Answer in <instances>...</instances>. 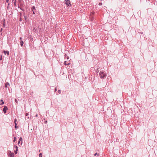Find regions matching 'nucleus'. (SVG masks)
Instances as JSON below:
<instances>
[{
  "instance_id": "6",
  "label": "nucleus",
  "mask_w": 157,
  "mask_h": 157,
  "mask_svg": "<svg viewBox=\"0 0 157 157\" xmlns=\"http://www.w3.org/2000/svg\"><path fill=\"white\" fill-rule=\"evenodd\" d=\"M17 121V120L16 119H15L14 120V123L15 124V128L16 129L18 128V127L17 126V124L16 123V122Z\"/></svg>"
},
{
  "instance_id": "18",
  "label": "nucleus",
  "mask_w": 157,
  "mask_h": 157,
  "mask_svg": "<svg viewBox=\"0 0 157 157\" xmlns=\"http://www.w3.org/2000/svg\"><path fill=\"white\" fill-rule=\"evenodd\" d=\"M39 157H42V154L41 153L39 154Z\"/></svg>"
},
{
  "instance_id": "37",
  "label": "nucleus",
  "mask_w": 157,
  "mask_h": 157,
  "mask_svg": "<svg viewBox=\"0 0 157 157\" xmlns=\"http://www.w3.org/2000/svg\"><path fill=\"white\" fill-rule=\"evenodd\" d=\"M15 0H12V1H14Z\"/></svg>"
},
{
  "instance_id": "12",
  "label": "nucleus",
  "mask_w": 157,
  "mask_h": 157,
  "mask_svg": "<svg viewBox=\"0 0 157 157\" xmlns=\"http://www.w3.org/2000/svg\"><path fill=\"white\" fill-rule=\"evenodd\" d=\"M3 21L4 22L5 21V19H4L3 20ZM5 22H4L3 24V27H5Z\"/></svg>"
},
{
  "instance_id": "11",
  "label": "nucleus",
  "mask_w": 157,
  "mask_h": 157,
  "mask_svg": "<svg viewBox=\"0 0 157 157\" xmlns=\"http://www.w3.org/2000/svg\"><path fill=\"white\" fill-rule=\"evenodd\" d=\"M23 44H24L23 42L22 41H21L20 45L21 47H22Z\"/></svg>"
},
{
  "instance_id": "9",
  "label": "nucleus",
  "mask_w": 157,
  "mask_h": 157,
  "mask_svg": "<svg viewBox=\"0 0 157 157\" xmlns=\"http://www.w3.org/2000/svg\"><path fill=\"white\" fill-rule=\"evenodd\" d=\"M10 86V84L8 82H6L5 84V87L6 88Z\"/></svg>"
},
{
  "instance_id": "26",
  "label": "nucleus",
  "mask_w": 157,
  "mask_h": 157,
  "mask_svg": "<svg viewBox=\"0 0 157 157\" xmlns=\"http://www.w3.org/2000/svg\"><path fill=\"white\" fill-rule=\"evenodd\" d=\"M96 155H98V154L97 153H96L94 154V156H96Z\"/></svg>"
},
{
  "instance_id": "4",
  "label": "nucleus",
  "mask_w": 157,
  "mask_h": 157,
  "mask_svg": "<svg viewBox=\"0 0 157 157\" xmlns=\"http://www.w3.org/2000/svg\"><path fill=\"white\" fill-rule=\"evenodd\" d=\"M9 155L10 157H13L14 155V154L13 153L11 152L10 151H9Z\"/></svg>"
},
{
  "instance_id": "31",
  "label": "nucleus",
  "mask_w": 157,
  "mask_h": 157,
  "mask_svg": "<svg viewBox=\"0 0 157 157\" xmlns=\"http://www.w3.org/2000/svg\"><path fill=\"white\" fill-rule=\"evenodd\" d=\"M33 12V14H35V13L34 12V11H32Z\"/></svg>"
},
{
  "instance_id": "20",
  "label": "nucleus",
  "mask_w": 157,
  "mask_h": 157,
  "mask_svg": "<svg viewBox=\"0 0 157 157\" xmlns=\"http://www.w3.org/2000/svg\"><path fill=\"white\" fill-rule=\"evenodd\" d=\"M67 61H65L64 62V64L65 65H67Z\"/></svg>"
},
{
  "instance_id": "33",
  "label": "nucleus",
  "mask_w": 157,
  "mask_h": 157,
  "mask_svg": "<svg viewBox=\"0 0 157 157\" xmlns=\"http://www.w3.org/2000/svg\"><path fill=\"white\" fill-rule=\"evenodd\" d=\"M20 39L21 40V41H22L21 40V39H22V38L21 37H20Z\"/></svg>"
},
{
  "instance_id": "22",
  "label": "nucleus",
  "mask_w": 157,
  "mask_h": 157,
  "mask_svg": "<svg viewBox=\"0 0 157 157\" xmlns=\"http://www.w3.org/2000/svg\"><path fill=\"white\" fill-rule=\"evenodd\" d=\"M102 5V3L101 2H100L99 3V6H101Z\"/></svg>"
},
{
  "instance_id": "29",
  "label": "nucleus",
  "mask_w": 157,
  "mask_h": 157,
  "mask_svg": "<svg viewBox=\"0 0 157 157\" xmlns=\"http://www.w3.org/2000/svg\"><path fill=\"white\" fill-rule=\"evenodd\" d=\"M9 1V0H6V2H7V3H8Z\"/></svg>"
},
{
  "instance_id": "17",
  "label": "nucleus",
  "mask_w": 157,
  "mask_h": 157,
  "mask_svg": "<svg viewBox=\"0 0 157 157\" xmlns=\"http://www.w3.org/2000/svg\"><path fill=\"white\" fill-rule=\"evenodd\" d=\"M15 148H16V151H17L18 150V147H17V146H16Z\"/></svg>"
},
{
  "instance_id": "8",
  "label": "nucleus",
  "mask_w": 157,
  "mask_h": 157,
  "mask_svg": "<svg viewBox=\"0 0 157 157\" xmlns=\"http://www.w3.org/2000/svg\"><path fill=\"white\" fill-rule=\"evenodd\" d=\"M3 52L4 53L5 55L7 54L8 56L9 55V52L8 51H3Z\"/></svg>"
},
{
  "instance_id": "19",
  "label": "nucleus",
  "mask_w": 157,
  "mask_h": 157,
  "mask_svg": "<svg viewBox=\"0 0 157 157\" xmlns=\"http://www.w3.org/2000/svg\"><path fill=\"white\" fill-rule=\"evenodd\" d=\"M2 56L0 54V60H2Z\"/></svg>"
},
{
  "instance_id": "5",
  "label": "nucleus",
  "mask_w": 157,
  "mask_h": 157,
  "mask_svg": "<svg viewBox=\"0 0 157 157\" xmlns=\"http://www.w3.org/2000/svg\"><path fill=\"white\" fill-rule=\"evenodd\" d=\"M7 109V107L6 106H5L3 109V111L4 113H5L6 112V110Z\"/></svg>"
},
{
  "instance_id": "13",
  "label": "nucleus",
  "mask_w": 157,
  "mask_h": 157,
  "mask_svg": "<svg viewBox=\"0 0 157 157\" xmlns=\"http://www.w3.org/2000/svg\"><path fill=\"white\" fill-rule=\"evenodd\" d=\"M90 20H91V21H93V20L94 18L93 16H90Z\"/></svg>"
},
{
  "instance_id": "36",
  "label": "nucleus",
  "mask_w": 157,
  "mask_h": 157,
  "mask_svg": "<svg viewBox=\"0 0 157 157\" xmlns=\"http://www.w3.org/2000/svg\"><path fill=\"white\" fill-rule=\"evenodd\" d=\"M35 116H36V117H38V114H36Z\"/></svg>"
},
{
  "instance_id": "3",
  "label": "nucleus",
  "mask_w": 157,
  "mask_h": 157,
  "mask_svg": "<svg viewBox=\"0 0 157 157\" xmlns=\"http://www.w3.org/2000/svg\"><path fill=\"white\" fill-rule=\"evenodd\" d=\"M65 4L68 6H70L71 5L69 0H66L65 1Z\"/></svg>"
},
{
  "instance_id": "7",
  "label": "nucleus",
  "mask_w": 157,
  "mask_h": 157,
  "mask_svg": "<svg viewBox=\"0 0 157 157\" xmlns=\"http://www.w3.org/2000/svg\"><path fill=\"white\" fill-rule=\"evenodd\" d=\"M22 137H20V138L19 139V140L18 141V144H20V142L21 141V145L22 144Z\"/></svg>"
},
{
  "instance_id": "16",
  "label": "nucleus",
  "mask_w": 157,
  "mask_h": 157,
  "mask_svg": "<svg viewBox=\"0 0 157 157\" xmlns=\"http://www.w3.org/2000/svg\"><path fill=\"white\" fill-rule=\"evenodd\" d=\"M1 101H2V103H1V104H0V105H3V104H4V101H3V100H1Z\"/></svg>"
},
{
  "instance_id": "1",
  "label": "nucleus",
  "mask_w": 157,
  "mask_h": 157,
  "mask_svg": "<svg viewBox=\"0 0 157 157\" xmlns=\"http://www.w3.org/2000/svg\"><path fill=\"white\" fill-rule=\"evenodd\" d=\"M99 76L101 78H105L107 76L106 73L105 71H101L99 74Z\"/></svg>"
},
{
  "instance_id": "21",
  "label": "nucleus",
  "mask_w": 157,
  "mask_h": 157,
  "mask_svg": "<svg viewBox=\"0 0 157 157\" xmlns=\"http://www.w3.org/2000/svg\"><path fill=\"white\" fill-rule=\"evenodd\" d=\"M16 140V137H14V139H13V142H15V141Z\"/></svg>"
},
{
  "instance_id": "24",
  "label": "nucleus",
  "mask_w": 157,
  "mask_h": 157,
  "mask_svg": "<svg viewBox=\"0 0 157 157\" xmlns=\"http://www.w3.org/2000/svg\"><path fill=\"white\" fill-rule=\"evenodd\" d=\"M2 30H3V29L2 28L1 29V30H0V32H2Z\"/></svg>"
},
{
  "instance_id": "30",
  "label": "nucleus",
  "mask_w": 157,
  "mask_h": 157,
  "mask_svg": "<svg viewBox=\"0 0 157 157\" xmlns=\"http://www.w3.org/2000/svg\"><path fill=\"white\" fill-rule=\"evenodd\" d=\"M57 91V89L56 88L55 89V91L56 92Z\"/></svg>"
},
{
  "instance_id": "34",
  "label": "nucleus",
  "mask_w": 157,
  "mask_h": 157,
  "mask_svg": "<svg viewBox=\"0 0 157 157\" xmlns=\"http://www.w3.org/2000/svg\"><path fill=\"white\" fill-rule=\"evenodd\" d=\"M70 63H67V65H68V66L69 65H70Z\"/></svg>"
},
{
  "instance_id": "32",
  "label": "nucleus",
  "mask_w": 157,
  "mask_h": 157,
  "mask_svg": "<svg viewBox=\"0 0 157 157\" xmlns=\"http://www.w3.org/2000/svg\"><path fill=\"white\" fill-rule=\"evenodd\" d=\"M8 7H7V8H8V6L10 5V3H8Z\"/></svg>"
},
{
  "instance_id": "28",
  "label": "nucleus",
  "mask_w": 157,
  "mask_h": 157,
  "mask_svg": "<svg viewBox=\"0 0 157 157\" xmlns=\"http://www.w3.org/2000/svg\"><path fill=\"white\" fill-rule=\"evenodd\" d=\"M17 151H15V154H17Z\"/></svg>"
},
{
  "instance_id": "27",
  "label": "nucleus",
  "mask_w": 157,
  "mask_h": 157,
  "mask_svg": "<svg viewBox=\"0 0 157 157\" xmlns=\"http://www.w3.org/2000/svg\"><path fill=\"white\" fill-rule=\"evenodd\" d=\"M15 101L17 103V100L16 99H15Z\"/></svg>"
},
{
  "instance_id": "14",
  "label": "nucleus",
  "mask_w": 157,
  "mask_h": 157,
  "mask_svg": "<svg viewBox=\"0 0 157 157\" xmlns=\"http://www.w3.org/2000/svg\"><path fill=\"white\" fill-rule=\"evenodd\" d=\"M16 0H15L14 2V5L15 6H16Z\"/></svg>"
},
{
  "instance_id": "25",
  "label": "nucleus",
  "mask_w": 157,
  "mask_h": 157,
  "mask_svg": "<svg viewBox=\"0 0 157 157\" xmlns=\"http://www.w3.org/2000/svg\"><path fill=\"white\" fill-rule=\"evenodd\" d=\"M58 92H59V94H60V93H61V90H58Z\"/></svg>"
},
{
  "instance_id": "23",
  "label": "nucleus",
  "mask_w": 157,
  "mask_h": 157,
  "mask_svg": "<svg viewBox=\"0 0 157 157\" xmlns=\"http://www.w3.org/2000/svg\"><path fill=\"white\" fill-rule=\"evenodd\" d=\"M29 115V113H25V116H28V115Z\"/></svg>"
},
{
  "instance_id": "2",
  "label": "nucleus",
  "mask_w": 157,
  "mask_h": 157,
  "mask_svg": "<svg viewBox=\"0 0 157 157\" xmlns=\"http://www.w3.org/2000/svg\"><path fill=\"white\" fill-rule=\"evenodd\" d=\"M19 3L18 5V8L21 10L24 11V9L23 8L24 6V2H21V1H19Z\"/></svg>"
},
{
  "instance_id": "15",
  "label": "nucleus",
  "mask_w": 157,
  "mask_h": 157,
  "mask_svg": "<svg viewBox=\"0 0 157 157\" xmlns=\"http://www.w3.org/2000/svg\"><path fill=\"white\" fill-rule=\"evenodd\" d=\"M35 6H33L32 7V11H33V10H35Z\"/></svg>"
},
{
  "instance_id": "10",
  "label": "nucleus",
  "mask_w": 157,
  "mask_h": 157,
  "mask_svg": "<svg viewBox=\"0 0 157 157\" xmlns=\"http://www.w3.org/2000/svg\"><path fill=\"white\" fill-rule=\"evenodd\" d=\"M94 13V11L92 12L90 14V16H93Z\"/></svg>"
},
{
  "instance_id": "35",
  "label": "nucleus",
  "mask_w": 157,
  "mask_h": 157,
  "mask_svg": "<svg viewBox=\"0 0 157 157\" xmlns=\"http://www.w3.org/2000/svg\"><path fill=\"white\" fill-rule=\"evenodd\" d=\"M67 59H69V57L68 56H67Z\"/></svg>"
}]
</instances>
